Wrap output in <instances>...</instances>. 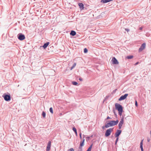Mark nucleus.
<instances>
[{
	"label": "nucleus",
	"mask_w": 151,
	"mask_h": 151,
	"mask_svg": "<svg viewBox=\"0 0 151 151\" xmlns=\"http://www.w3.org/2000/svg\"><path fill=\"white\" fill-rule=\"evenodd\" d=\"M119 120H117L116 121L110 120L109 121V122L105 124V127L106 128L109 127H112L117 124L119 122Z\"/></svg>",
	"instance_id": "f257e3e1"
},
{
	"label": "nucleus",
	"mask_w": 151,
	"mask_h": 151,
	"mask_svg": "<svg viewBox=\"0 0 151 151\" xmlns=\"http://www.w3.org/2000/svg\"><path fill=\"white\" fill-rule=\"evenodd\" d=\"M2 96L4 98V99L5 101H9L11 100V97L10 95L9 94H7L5 93L3 94Z\"/></svg>",
	"instance_id": "f03ea898"
},
{
	"label": "nucleus",
	"mask_w": 151,
	"mask_h": 151,
	"mask_svg": "<svg viewBox=\"0 0 151 151\" xmlns=\"http://www.w3.org/2000/svg\"><path fill=\"white\" fill-rule=\"evenodd\" d=\"M115 107L116 109L118 111H123V107L119 104L116 103L115 104Z\"/></svg>",
	"instance_id": "7ed1b4c3"
},
{
	"label": "nucleus",
	"mask_w": 151,
	"mask_h": 151,
	"mask_svg": "<svg viewBox=\"0 0 151 151\" xmlns=\"http://www.w3.org/2000/svg\"><path fill=\"white\" fill-rule=\"evenodd\" d=\"M113 128H110L107 129L105 133V136L106 137L109 136L111 134V132L113 131Z\"/></svg>",
	"instance_id": "20e7f679"
},
{
	"label": "nucleus",
	"mask_w": 151,
	"mask_h": 151,
	"mask_svg": "<svg viewBox=\"0 0 151 151\" xmlns=\"http://www.w3.org/2000/svg\"><path fill=\"white\" fill-rule=\"evenodd\" d=\"M17 37L20 40H23L25 39L24 35L22 33H19L17 35Z\"/></svg>",
	"instance_id": "39448f33"
},
{
	"label": "nucleus",
	"mask_w": 151,
	"mask_h": 151,
	"mask_svg": "<svg viewBox=\"0 0 151 151\" xmlns=\"http://www.w3.org/2000/svg\"><path fill=\"white\" fill-rule=\"evenodd\" d=\"M128 94L127 93L125 94L124 95L122 96L119 99V101H121L122 100L125 99L127 98V97L128 96Z\"/></svg>",
	"instance_id": "423d86ee"
},
{
	"label": "nucleus",
	"mask_w": 151,
	"mask_h": 151,
	"mask_svg": "<svg viewBox=\"0 0 151 151\" xmlns=\"http://www.w3.org/2000/svg\"><path fill=\"white\" fill-rule=\"evenodd\" d=\"M124 123V118L123 117L121 119L119 124H118V127L119 129H120L122 128V127Z\"/></svg>",
	"instance_id": "0eeeda50"
},
{
	"label": "nucleus",
	"mask_w": 151,
	"mask_h": 151,
	"mask_svg": "<svg viewBox=\"0 0 151 151\" xmlns=\"http://www.w3.org/2000/svg\"><path fill=\"white\" fill-rule=\"evenodd\" d=\"M146 43H143L141 45L139 49V52H141L142 51L145 47Z\"/></svg>",
	"instance_id": "6e6552de"
},
{
	"label": "nucleus",
	"mask_w": 151,
	"mask_h": 151,
	"mask_svg": "<svg viewBox=\"0 0 151 151\" xmlns=\"http://www.w3.org/2000/svg\"><path fill=\"white\" fill-rule=\"evenodd\" d=\"M122 130L119 129L117 130L114 135L115 137H119L122 132Z\"/></svg>",
	"instance_id": "1a4fd4ad"
},
{
	"label": "nucleus",
	"mask_w": 151,
	"mask_h": 151,
	"mask_svg": "<svg viewBox=\"0 0 151 151\" xmlns=\"http://www.w3.org/2000/svg\"><path fill=\"white\" fill-rule=\"evenodd\" d=\"M112 64H118L119 63V62L116 59V58L114 57H113L112 59Z\"/></svg>",
	"instance_id": "9d476101"
},
{
	"label": "nucleus",
	"mask_w": 151,
	"mask_h": 151,
	"mask_svg": "<svg viewBox=\"0 0 151 151\" xmlns=\"http://www.w3.org/2000/svg\"><path fill=\"white\" fill-rule=\"evenodd\" d=\"M49 44L50 42H46V43H45L43 46H41L40 47L41 48V47H43L44 49H45L47 47Z\"/></svg>",
	"instance_id": "9b49d317"
},
{
	"label": "nucleus",
	"mask_w": 151,
	"mask_h": 151,
	"mask_svg": "<svg viewBox=\"0 0 151 151\" xmlns=\"http://www.w3.org/2000/svg\"><path fill=\"white\" fill-rule=\"evenodd\" d=\"M85 141V139L83 138V140L82 142L80 143V146L79 147V149H81L82 147L84 145V142Z\"/></svg>",
	"instance_id": "f8f14e48"
},
{
	"label": "nucleus",
	"mask_w": 151,
	"mask_h": 151,
	"mask_svg": "<svg viewBox=\"0 0 151 151\" xmlns=\"http://www.w3.org/2000/svg\"><path fill=\"white\" fill-rule=\"evenodd\" d=\"M78 6L80 8L81 10H83L84 8V5L82 3H78Z\"/></svg>",
	"instance_id": "ddd939ff"
},
{
	"label": "nucleus",
	"mask_w": 151,
	"mask_h": 151,
	"mask_svg": "<svg viewBox=\"0 0 151 151\" xmlns=\"http://www.w3.org/2000/svg\"><path fill=\"white\" fill-rule=\"evenodd\" d=\"M51 145V142L50 141H49L47 143V146L46 150H50Z\"/></svg>",
	"instance_id": "4468645a"
},
{
	"label": "nucleus",
	"mask_w": 151,
	"mask_h": 151,
	"mask_svg": "<svg viewBox=\"0 0 151 151\" xmlns=\"http://www.w3.org/2000/svg\"><path fill=\"white\" fill-rule=\"evenodd\" d=\"M70 35L72 36H74L76 34V32L74 30H71L70 33Z\"/></svg>",
	"instance_id": "2eb2a0df"
},
{
	"label": "nucleus",
	"mask_w": 151,
	"mask_h": 151,
	"mask_svg": "<svg viewBox=\"0 0 151 151\" xmlns=\"http://www.w3.org/2000/svg\"><path fill=\"white\" fill-rule=\"evenodd\" d=\"M143 140H142L140 143V148H141V151H143Z\"/></svg>",
	"instance_id": "dca6fc26"
},
{
	"label": "nucleus",
	"mask_w": 151,
	"mask_h": 151,
	"mask_svg": "<svg viewBox=\"0 0 151 151\" xmlns=\"http://www.w3.org/2000/svg\"><path fill=\"white\" fill-rule=\"evenodd\" d=\"M109 0H101V2L103 3H106L109 2Z\"/></svg>",
	"instance_id": "f3484780"
},
{
	"label": "nucleus",
	"mask_w": 151,
	"mask_h": 151,
	"mask_svg": "<svg viewBox=\"0 0 151 151\" xmlns=\"http://www.w3.org/2000/svg\"><path fill=\"white\" fill-rule=\"evenodd\" d=\"M72 129H73V131L75 133L76 136H77V129H76V128L75 127H73Z\"/></svg>",
	"instance_id": "a211bd4d"
},
{
	"label": "nucleus",
	"mask_w": 151,
	"mask_h": 151,
	"mask_svg": "<svg viewBox=\"0 0 151 151\" xmlns=\"http://www.w3.org/2000/svg\"><path fill=\"white\" fill-rule=\"evenodd\" d=\"M76 63H74L73 65L70 68V70H72V69H73L76 66Z\"/></svg>",
	"instance_id": "6ab92c4d"
},
{
	"label": "nucleus",
	"mask_w": 151,
	"mask_h": 151,
	"mask_svg": "<svg viewBox=\"0 0 151 151\" xmlns=\"http://www.w3.org/2000/svg\"><path fill=\"white\" fill-rule=\"evenodd\" d=\"M133 55H129L127 56V58L128 59H131L133 58Z\"/></svg>",
	"instance_id": "aec40b11"
},
{
	"label": "nucleus",
	"mask_w": 151,
	"mask_h": 151,
	"mask_svg": "<svg viewBox=\"0 0 151 151\" xmlns=\"http://www.w3.org/2000/svg\"><path fill=\"white\" fill-rule=\"evenodd\" d=\"M72 84L76 86L78 84V83L76 81H72Z\"/></svg>",
	"instance_id": "412c9836"
},
{
	"label": "nucleus",
	"mask_w": 151,
	"mask_h": 151,
	"mask_svg": "<svg viewBox=\"0 0 151 151\" xmlns=\"http://www.w3.org/2000/svg\"><path fill=\"white\" fill-rule=\"evenodd\" d=\"M42 115L44 118H45L46 116V113L45 112L43 111L42 113Z\"/></svg>",
	"instance_id": "4be33fe9"
},
{
	"label": "nucleus",
	"mask_w": 151,
	"mask_h": 151,
	"mask_svg": "<svg viewBox=\"0 0 151 151\" xmlns=\"http://www.w3.org/2000/svg\"><path fill=\"white\" fill-rule=\"evenodd\" d=\"M116 138V140L115 142V145H116L117 144V142L118 141L119 137H115Z\"/></svg>",
	"instance_id": "5701e85b"
},
{
	"label": "nucleus",
	"mask_w": 151,
	"mask_h": 151,
	"mask_svg": "<svg viewBox=\"0 0 151 151\" xmlns=\"http://www.w3.org/2000/svg\"><path fill=\"white\" fill-rule=\"evenodd\" d=\"M49 110L51 113L52 114H53V109L52 107L50 108L49 109Z\"/></svg>",
	"instance_id": "b1692460"
},
{
	"label": "nucleus",
	"mask_w": 151,
	"mask_h": 151,
	"mask_svg": "<svg viewBox=\"0 0 151 151\" xmlns=\"http://www.w3.org/2000/svg\"><path fill=\"white\" fill-rule=\"evenodd\" d=\"M88 50L86 48H85L84 49V53H86L88 52Z\"/></svg>",
	"instance_id": "393cba45"
},
{
	"label": "nucleus",
	"mask_w": 151,
	"mask_h": 151,
	"mask_svg": "<svg viewBox=\"0 0 151 151\" xmlns=\"http://www.w3.org/2000/svg\"><path fill=\"white\" fill-rule=\"evenodd\" d=\"M123 111H118V113H119V116H121L122 115V112H123Z\"/></svg>",
	"instance_id": "a878e982"
},
{
	"label": "nucleus",
	"mask_w": 151,
	"mask_h": 151,
	"mask_svg": "<svg viewBox=\"0 0 151 151\" xmlns=\"http://www.w3.org/2000/svg\"><path fill=\"white\" fill-rule=\"evenodd\" d=\"M93 144H91L90 145V147H88V149H89V150H91Z\"/></svg>",
	"instance_id": "bb28decb"
},
{
	"label": "nucleus",
	"mask_w": 151,
	"mask_h": 151,
	"mask_svg": "<svg viewBox=\"0 0 151 151\" xmlns=\"http://www.w3.org/2000/svg\"><path fill=\"white\" fill-rule=\"evenodd\" d=\"M90 137H86V140L87 141H88L90 139Z\"/></svg>",
	"instance_id": "cd10ccee"
},
{
	"label": "nucleus",
	"mask_w": 151,
	"mask_h": 151,
	"mask_svg": "<svg viewBox=\"0 0 151 151\" xmlns=\"http://www.w3.org/2000/svg\"><path fill=\"white\" fill-rule=\"evenodd\" d=\"M135 105L136 107L138 106L137 102L136 100L135 101Z\"/></svg>",
	"instance_id": "c85d7f7f"
},
{
	"label": "nucleus",
	"mask_w": 151,
	"mask_h": 151,
	"mask_svg": "<svg viewBox=\"0 0 151 151\" xmlns=\"http://www.w3.org/2000/svg\"><path fill=\"white\" fill-rule=\"evenodd\" d=\"M82 133L81 132H80L79 134V136H80V138L81 139H82Z\"/></svg>",
	"instance_id": "c756f323"
},
{
	"label": "nucleus",
	"mask_w": 151,
	"mask_h": 151,
	"mask_svg": "<svg viewBox=\"0 0 151 151\" xmlns=\"http://www.w3.org/2000/svg\"><path fill=\"white\" fill-rule=\"evenodd\" d=\"M69 151H74V149L73 148H71L69 150Z\"/></svg>",
	"instance_id": "7c9ffc66"
},
{
	"label": "nucleus",
	"mask_w": 151,
	"mask_h": 151,
	"mask_svg": "<svg viewBox=\"0 0 151 151\" xmlns=\"http://www.w3.org/2000/svg\"><path fill=\"white\" fill-rule=\"evenodd\" d=\"M125 30L126 31H127V32H129V29H127V28H125Z\"/></svg>",
	"instance_id": "2f4dec72"
},
{
	"label": "nucleus",
	"mask_w": 151,
	"mask_h": 151,
	"mask_svg": "<svg viewBox=\"0 0 151 151\" xmlns=\"http://www.w3.org/2000/svg\"><path fill=\"white\" fill-rule=\"evenodd\" d=\"M111 119V118L109 116H108L107 117V118H106V119Z\"/></svg>",
	"instance_id": "473e14b6"
},
{
	"label": "nucleus",
	"mask_w": 151,
	"mask_h": 151,
	"mask_svg": "<svg viewBox=\"0 0 151 151\" xmlns=\"http://www.w3.org/2000/svg\"><path fill=\"white\" fill-rule=\"evenodd\" d=\"M79 80L81 81H83V79L82 78H80L79 79Z\"/></svg>",
	"instance_id": "72a5a7b5"
},
{
	"label": "nucleus",
	"mask_w": 151,
	"mask_h": 151,
	"mask_svg": "<svg viewBox=\"0 0 151 151\" xmlns=\"http://www.w3.org/2000/svg\"><path fill=\"white\" fill-rule=\"evenodd\" d=\"M139 29L140 30H142V27H139Z\"/></svg>",
	"instance_id": "f704fd0d"
},
{
	"label": "nucleus",
	"mask_w": 151,
	"mask_h": 151,
	"mask_svg": "<svg viewBox=\"0 0 151 151\" xmlns=\"http://www.w3.org/2000/svg\"><path fill=\"white\" fill-rule=\"evenodd\" d=\"M138 63H139V62H137L135 64V65H137Z\"/></svg>",
	"instance_id": "c9c22d12"
},
{
	"label": "nucleus",
	"mask_w": 151,
	"mask_h": 151,
	"mask_svg": "<svg viewBox=\"0 0 151 151\" xmlns=\"http://www.w3.org/2000/svg\"><path fill=\"white\" fill-rule=\"evenodd\" d=\"M150 139H147V142H150Z\"/></svg>",
	"instance_id": "e433bc0d"
},
{
	"label": "nucleus",
	"mask_w": 151,
	"mask_h": 151,
	"mask_svg": "<svg viewBox=\"0 0 151 151\" xmlns=\"http://www.w3.org/2000/svg\"><path fill=\"white\" fill-rule=\"evenodd\" d=\"M86 151H91V150L88 149Z\"/></svg>",
	"instance_id": "4c0bfd02"
},
{
	"label": "nucleus",
	"mask_w": 151,
	"mask_h": 151,
	"mask_svg": "<svg viewBox=\"0 0 151 151\" xmlns=\"http://www.w3.org/2000/svg\"><path fill=\"white\" fill-rule=\"evenodd\" d=\"M114 113L115 114V115H116V114L115 113V112L114 111Z\"/></svg>",
	"instance_id": "58836bf2"
},
{
	"label": "nucleus",
	"mask_w": 151,
	"mask_h": 151,
	"mask_svg": "<svg viewBox=\"0 0 151 151\" xmlns=\"http://www.w3.org/2000/svg\"><path fill=\"white\" fill-rule=\"evenodd\" d=\"M50 150H46V151H49Z\"/></svg>",
	"instance_id": "ea45409f"
},
{
	"label": "nucleus",
	"mask_w": 151,
	"mask_h": 151,
	"mask_svg": "<svg viewBox=\"0 0 151 151\" xmlns=\"http://www.w3.org/2000/svg\"><path fill=\"white\" fill-rule=\"evenodd\" d=\"M108 96H106V99L107 98H108Z\"/></svg>",
	"instance_id": "a19ab883"
},
{
	"label": "nucleus",
	"mask_w": 151,
	"mask_h": 151,
	"mask_svg": "<svg viewBox=\"0 0 151 151\" xmlns=\"http://www.w3.org/2000/svg\"><path fill=\"white\" fill-rule=\"evenodd\" d=\"M93 137V135H91V136H90V137Z\"/></svg>",
	"instance_id": "79ce46f5"
},
{
	"label": "nucleus",
	"mask_w": 151,
	"mask_h": 151,
	"mask_svg": "<svg viewBox=\"0 0 151 151\" xmlns=\"http://www.w3.org/2000/svg\"><path fill=\"white\" fill-rule=\"evenodd\" d=\"M150 134L151 135V131L150 132Z\"/></svg>",
	"instance_id": "37998d69"
},
{
	"label": "nucleus",
	"mask_w": 151,
	"mask_h": 151,
	"mask_svg": "<svg viewBox=\"0 0 151 151\" xmlns=\"http://www.w3.org/2000/svg\"><path fill=\"white\" fill-rule=\"evenodd\" d=\"M104 126H103V128H104Z\"/></svg>",
	"instance_id": "c03bdc74"
}]
</instances>
